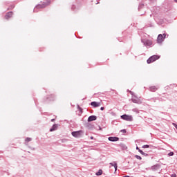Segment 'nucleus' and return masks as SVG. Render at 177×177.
<instances>
[{
  "label": "nucleus",
  "instance_id": "1",
  "mask_svg": "<svg viewBox=\"0 0 177 177\" xmlns=\"http://www.w3.org/2000/svg\"><path fill=\"white\" fill-rule=\"evenodd\" d=\"M50 1L48 0L46 3H43L42 4H39L35 8L34 11L35 12V10H37V9H44V8H46V6L50 5Z\"/></svg>",
  "mask_w": 177,
  "mask_h": 177
},
{
  "label": "nucleus",
  "instance_id": "2",
  "mask_svg": "<svg viewBox=\"0 0 177 177\" xmlns=\"http://www.w3.org/2000/svg\"><path fill=\"white\" fill-rule=\"evenodd\" d=\"M158 59H160V56L153 55L147 59V62L148 64H150V63H153V62H156V60H158Z\"/></svg>",
  "mask_w": 177,
  "mask_h": 177
},
{
  "label": "nucleus",
  "instance_id": "3",
  "mask_svg": "<svg viewBox=\"0 0 177 177\" xmlns=\"http://www.w3.org/2000/svg\"><path fill=\"white\" fill-rule=\"evenodd\" d=\"M167 37L166 34L163 35H158V38H157V42L158 44H162L163 41L165 39V37Z\"/></svg>",
  "mask_w": 177,
  "mask_h": 177
},
{
  "label": "nucleus",
  "instance_id": "4",
  "mask_svg": "<svg viewBox=\"0 0 177 177\" xmlns=\"http://www.w3.org/2000/svg\"><path fill=\"white\" fill-rule=\"evenodd\" d=\"M122 120H124V121H133V118L132 115L124 114L120 116Z\"/></svg>",
  "mask_w": 177,
  "mask_h": 177
},
{
  "label": "nucleus",
  "instance_id": "5",
  "mask_svg": "<svg viewBox=\"0 0 177 177\" xmlns=\"http://www.w3.org/2000/svg\"><path fill=\"white\" fill-rule=\"evenodd\" d=\"M97 120V117L95 115H91L88 118V122H92V121H96Z\"/></svg>",
  "mask_w": 177,
  "mask_h": 177
},
{
  "label": "nucleus",
  "instance_id": "6",
  "mask_svg": "<svg viewBox=\"0 0 177 177\" xmlns=\"http://www.w3.org/2000/svg\"><path fill=\"white\" fill-rule=\"evenodd\" d=\"M108 139L110 142H118L120 140V138L118 137H109Z\"/></svg>",
  "mask_w": 177,
  "mask_h": 177
},
{
  "label": "nucleus",
  "instance_id": "7",
  "mask_svg": "<svg viewBox=\"0 0 177 177\" xmlns=\"http://www.w3.org/2000/svg\"><path fill=\"white\" fill-rule=\"evenodd\" d=\"M12 16H13V12H8L6 13V15L5 16V19H6L8 20V19H10V17H12Z\"/></svg>",
  "mask_w": 177,
  "mask_h": 177
},
{
  "label": "nucleus",
  "instance_id": "8",
  "mask_svg": "<svg viewBox=\"0 0 177 177\" xmlns=\"http://www.w3.org/2000/svg\"><path fill=\"white\" fill-rule=\"evenodd\" d=\"M91 106H93V107H99L100 106V102H91Z\"/></svg>",
  "mask_w": 177,
  "mask_h": 177
},
{
  "label": "nucleus",
  "instance_id": "9",
  "mask_svg": "<svg viewBox=\"0 0 177 177\" xmlns=\"http://www.w3.org/2000/svg\"><path fill=\"white\" fill-rule=\"evenodd\" d=\"M57 128H59V124H54L52 128L50 129V132H53V131H57Z\"/></svg>",
  "mask_w": 177,
  "mask_h": 177
},
{
  "label": "nucleus",
  "instance_id": "10",
  "mask_svg": "<svg viewBox=\"0 0 177 177\" xmlns=\"http://www.w3.org/2000/svg\"><path fill=\"white\" fill-rule=\"evenodd\" d=\"M160 167V165L157 164V165L152 166L151 169H153V171H157V169H159Z\"/></svg>",
  "mask_w": 177,
  "mask_h": 177
},
{
  "label": "nucleus",
  "instance_id": "11",
  "mask_svg": "<svg viewBox=\"0 0 177 177\" xmlns=\"http://www.w3.org/2000/svg\"><path fill=\"white\" fill-rule=\"evenodd\" d=\"M144 45H146L147 46H151V45H153V41L147 40L145 43H144Z\"/></svg>",
  "mask_w": 177,
  "mask_h": 177
},
{
  "label": "nucleus",
  "instance_id": "12",
  "mask_svg": "<svg viewBox=\"0 0 177 177\" xmlns=\"http://www.w3.org/2000/svg\"><path fill=\"white\" fill-rule=\"evenodd\" d=\"M119 146L122 149V150H127L128 149V147H127V145H125L124 144H120Z\"/></svg>",
  "mask_w": 177,
  "mask_h": 177
},
{
  "label": "nucleus",
  "instance_id": "13",
  "mask_svg": "<svg viewBox=\"0 0 177 177\" xmlns=\"http://www.w3.org/2000/svg\"><path fill=\"white\" fill-rule=\"evenodd\" d=\"M131 100H132L133 103H137L138 104H142V102H140L138 99L133 98V99H131Z\"/></svg>",
  "mask_w": 177,
  "mask_h": 177
},
{
  "label": "nucleus",
  "instance_id": "14",
  "mask_svg": "<svg viewBox=\"0 0 177 177\" xmlns=\"http://www.w3.org/2000/svg\"><path fill=\"white\" fill-rule=\"evenodd\" d=\"M74 138H81V133H72Z\"/></svg>",
  "mask_w": 177,
  "mask_h": 177
},
{
  "label": "nucleus",
  "instance_id": "15",
  "mask_svg": "<svg viewBox=\"0 0 177 177\" xmlns=\"http://www.w3.org/2000/svg\"><path fill=\"white\" fill-rule=\"evenodd\" d=\"M150 91L151 92H156V91H157V88L156 86H151L150 87Z\"/></svg>",
  "mask_w": 177,
  "mask_h": 177
},
{
  "label": "nucleus",
  "instance_id": "16",
  "mask_svg": "<svg viewBox=\"0 0 177 177\" xmlns=\"http://www.w3.org/2000/svg\"><path fill=\"white\" fill-rule=\"evenodd\" d=\"M102 174H103V170L100 169V170L98 171V172H97V173L95 174V175H97V176H100V175H102Z\"/></svg>",
  "mask_w": 177,
  "mask_h": 177
},
{
  "label": "nucleus",
  "instance_id": "17",
  "mask_svg": "<svg viewBox=\"0 0 177 177\" xmlns=\"http://www.w3.org/2000/svg\"><path fill=\"white\" fill-rule=\"evenodd\" d=\"M32 139L31 138H26L25 140V142H26V143H28V142H31Z\"/></svg>",
  "mask_w": 177,
  "mask_h": 177
},
{
  "label": "nucleus",
  "instance_id": "18",
  "mask_svg": "<svg viewBox=\"0 0 177 177\" xmlns=\"http://www.w3.org/2000/svg\"><path fill=\"white\" fill-rule=\"evenodd\" d=\"M149 147H150V146L148 145L142 146V149H149Z\"/></svg>",
  "mask_w": 177,
  "mask_h": 177
},
{
  "label": "nucleus",
  "instance_id": "19",
  "mask_svg": "<svg viewBox=\"0 0 177 177\" xmlns=\"http://www.w3.org/2000/svg\"><path fill=\"white\" fill-rule=\"evenodd\" d=\"M135 157H136V158H137V160H142V157H140L138 155H136Z\"/></svg>",
  "mask_w": 177,
  "mask_h": 177
},
{
  "label": "nucleus",
  "instance_id": "20",
  "mask_svg": "<svg viewBox=\"0 0 177 177\" xmlns=\"http://www.w3.org/2000/svg\"><path fill=\"white\" fill-rule=\"evenodd\" d=\"M114 168H115V171H117V168H118V166H117V162H114Z\"/></svg>",
  "mask_w": 177,
  "mask_h": 177
},
{
  "label": "nucleus",
  "instance_id": "21",
  "mask_svg": "<svg viewBox=\"0 0 177 177\" xmlns=\"http://www.w3.org/2000/svg\"><path fill=\"white\" fill-rule=\"evenodd\" d=\"M133 111H134L135 113H139V111L138 110V109H133Z\"/></svg>",
  "mask_w": 177,
  "mask_h": 177
},
{
  "label": "nucleus",
  "instance_id": "22",
  "mask_svg": "<svg viewBox=\"0 0 177 177\" xmlns=\"http://www.w3.org/2000/svg\"><path fill=\"white\" fill-rule=\"evenodd\" d=\"M122 133H127V130L126 129H122L120 131Z\"/></svg>",
  "mask_w": 177,
  "mask_h": 177
},
{
  "label": "nucleus",
  "instance_id": "23",
  "mask_svg": "<svg viewBox=\"0 0 177 177\" xmlns=\"http://www.w3.org/2000/svg\"><path fill=\"white\" fill-rule=\"evenodd\" d=\"M81 131H72L71 133H80Z\"/></svg>",
  "mask_w": 177,
  "mask_h": 177
},
{
  "label": "nucleus",
  "instance_id": "24",
  "mask_svg": "<svg viewBox=\"0 0 177 177\" xmlns=\"http://www.w3.org/2000/svg\"><path fill=\"white\" fill-rule=\"evenodd\" d=\"M139 153H140V154H145V152H143V151H142L141 149H139Z\"/></svg>",
  "mask_w": 177,
  "mask_h": 177
},
{
  "label": "nucleus",
  "instance_id": "25",
  "mask_svg": "<svg viewBox=\"0 0 177 177\" xmlns=\"http://www.w3.org/2000/svg\"><path fill=\"white\" fill-rule=\"evenodd\" d=\"M169 156H174V152H169L168 154Z\"/></svg>",
  "mask_w": 177,
  "mask_h": 177
},
{
  "label": "nucleus",
  "instance_id": "26",
  "mask_svg": "<svg viewBox=\"0 0 177 177\" xmlns=\"http://www.w3.org/2000/svg\"><path fill=\"white\" fill-rule=\"evenodd\" d=\"M50 96L52 97V99H55V95L51 94Z\"/></svg>",
  "mask_w": 177,
  "mask_h": 177
},
{
  "label": "nucleus",
  "instance_id": "27",
  "mask_svg": "<svg viewBox=\"0 0 177 177\" xmlns=\"http://www.w3.org/2000/svg\"><path fill=\"white\" fill-rule=\"evenodd\" d=\"M171 177H176V174H174L171 175Z\"/></svg>",
  "mask_w": 177,
  "mask_h": 177
},
{
  "label": "nucleus",
  "instance_id": "28",
  "mask_svg": "<svg viewBox=\"0 0 177 177\" xmlns=\"http://www.w3.org/2000/svg\"><path fill=\"white\" fill-rule=\"evenodd\" d=\"M142 156H148V154L144 152V153H142Z\"/></svg>",
  "mask_w": 177,
  "mask_h": 177
},
{
  "label": "nucleus",
  "instance_id": "29",
  "mask_svg": "<svg viewBox=\"0 0 177 177\" xmlns=\"http://www.w3.org/2000/svg\"><path fill=\"white\" fill-rule=\"evenodd\" d=\"M110 165H111V167H114V162L113 163H110Z\"/></svg>",
  "mask_w": 177,
  "mask_h": 177
},
{
  "label": "nucleus",
  "instance_id": "30",
  "mask_svg": "<svg viewBox=\"0 0 177 177\" xmlns=\"http://www.w3.org/2000/svg\"><path fill=\"white\" fill-rule=\"evenodd\" d=\"M100 110H102V111H103V110H104V107L102 106V107L100 108Z\"/></svg>",
  "mask_w": 177,
  "mask_h": 177
},
{
  "label": "nucleus",
  "instance_id": "31",
  "mask_svg": "<svg viewBox=\"0 0 177 177\" xmlns=\"http://www.w3.org/2000/svg\"><path fill=\"white\" fill-rule=\"evenodd\" d=\"M174 125L175 128L177 129V125H176V124H174Z\"/></svg>",
  "mask_w": 177,
  "mask_h": 177
},
{
  "label": "nucleus",
  "instance_id": "32",
  "mask_svg": "<svg viewBox=\"0 0 177 177\" xmlns=\"http://www.w3.org/2000/svg\"><path fill=\"white\" fill-rule=\"evenodd\" d=\"M136 150H138V151H139V150H140V149H139L138 147H136Z\"/></svg>",
  "mask_w": 177,
  "mask_h": 177
},
{
  "label": "nucleus",
  "instance_id": "33",
  "mask_svg": "<svg viewBox=\"0 0 177 177\" xmlns=\"http://www.w3.org/2000/svg\"><path fill=\"white\" fill-rule=\"evenodd\" d=\"M79 109L82 111V109H81L80 106H78Z\"/></svg>",
  "mask_w": 177,
  "mask_h": 177
},
{
  "label": "nucleus",
  "instance_id": "34",
  "mask_svg": "<svg viewBox=\"0 0 177 177\" xmlns=\"http://www.w3.org/2000/svg\"><path fill=\"white\" fill-rule=\"evenodd\" d=\"M51 121L53 122V121H55V119H52Z\"/></svg>",
  "mask_w": 177,
  "mask_h": 177
},
{
  "label": "nucleus",
  "instance_id": "35",
  "mask_svg": "<svg viewBox=\"0 0 177 177\" xmlns=\"http://www.w3.org/2000/svg\"><path fill=\"white\" fill-rule=\"evenodd\" d=\"M99 129H102V128H100V127H99Z\"/></svg>",
  "mask_w": 177,
  "mask_h": 177
},
{
  "label": "nucleus",
  "instance_id": "36",
  "mask_svg": "<svg viewBox=\"0 0 177 177\" xmlns=\"http://www.w3.org/2000/svg\"><path fill=\"white\" fill-rule=\"evenodd\" d=\"M91 139H93V137H91Z\"/></svg>",
  "mask_w": 177,
  "mask_h": 177
},
{
  "label": "nucleus",
  "instance_id": "37",
  "mask_svg": "<svg viewBox=\"0 0 177 177\" xmlns=\"http://www.w3.org/2000/svg\"><path fill=\"white\" fill-rule=\"evenodd\" d=\"M176 2H177V0H174Z\"/></svg>",
  "mask_w": 177,
  "mask_h": 177
}]
</instances>
